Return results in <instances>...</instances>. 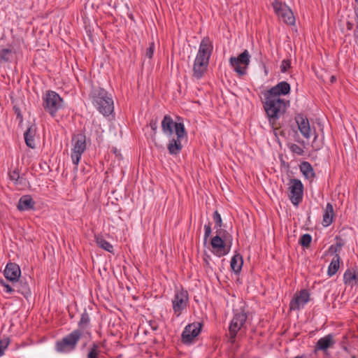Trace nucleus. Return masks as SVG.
Returning <instances> with one entry per match:
<instances>
[{
  "instance_id": "21",
  "label": "nucleus",
  "mask_w": 358,
  "mask_h": 358,
  "mask_svg": "<svg viewBox=\"0 0 358 358\" xmlns=\"http://www.w3.org/2000/svg\"><path fill=\"white\" fill-rule=\"evenodd\" d=\"M184 137L185 136L178 137V136H176V138H173L169 140L167 144V149L170 155H177L181 152L182 149L181 141Z\"/></svg>"
},
{
  "instance_id": "17",
  "label": "nucleus",
  "mask_w": 358,
  "mask_h": 358,
  "mask_svg": "<svg viewBox=\"0 0 358 358\" xmlns=\"http://www.w3.org/2000/svg\"><path fill=\"white\" fill-rule=\"evenodd\" d=\"M13 289H15V292L23 295L26 299H28L31 294L27 280L23 277H20L17 280L13 281Z\"/></svg>"
},
{
  "instance_id": "37",
  "label": "nucleus",
  "mask_w": 358,
  "mask_h": 358,
  "mask_svg": "<svg viewBox=\"0 0 358 358\" xmlns=\"http://www.w3.org/2000/svg\"><path fill=\"white\" fill-rule=\"evenodd\" d=\"M9 343L10 340L8 338L0 339V355H3L4 354V351L8 348Z\"/></svg>"
},
{
  "instance_id": "3",
  "label": "nucleus",
  "mask_w": 358,
  "mask_h": 358,
  "mask_svg": "<svg viewBox=\"0 0 358 358\" xmlns=\"http://www.w3.org/2000/svg\"><path fill=\"white\" fill-rule=\"evenodd\" d=\"M90 99L96 109L104 116L110 115L114 109L111 95L103 87H92Z\"/></svg>"
},
{
  "instance_id": "48",
  "label": "nucleus",
  "mask_w": 358,
  "mask_h": 358,
  "mask_svg": "<svg viewBox=\"0 0 358 358\" xmlns=\"http://www.w3.org/2000/svg\"><path fill=\"white\" fill-rule=\"evenodd\" d=\"M336 239L337 240V242L335 244V245L338 250H341L342 247L344 245L345 243L341 238L338 236L336 237Z\"/></svg>"
},
{
  "instance_id": "38",
  "label": "nucleus",
  "mask_w": 358,
  "mask_h": 358,
  "mask_svg": "<svg viewBox=\"0 0 358 358\" xmlns=\"http://www.w3.org/2000/svg\"><path fill=\"white\" fill-rule=\"evenodd\" d=\"M155 45L154 42L149 43V47L146 49L145 57L152 59L155 52Z\"/></svg>"
},
{
  "instance_id": "11",
  "label": "nucleus",
  "mask_w": 358,
  "mask_h": 358,
  "mask_svg": "<svg viewBox=\"0 0 358 358\" xmlns=\"http://www.w3.org/2000/svg\"><path fill=\"white\" fill-rule=\"evenodd\" d=\"M310 300L309 291L306 289H301L294 294L289 303V309L293 311L299 310Z\"/></svg>"
},
{
  "instance_id": "24",
  "label": "nucleus",
  "mask_w": 358,
  "mask_h": 358,
  "mask_svg": "<svg viewBox=\"0 0 358 358\" xmlns=\"http://www.w3.org/2000/svg\"><path fill=\"white\" fill-rule=\"evenodd\" d=\"M334 217V210L333 205L330 203H327L323 213L322 225L324 227L329 226L333 222Z\"/></svg>"
},
{
  "instance_id": "41",
  "label": "nucleus",
  "mask_w": 358,
  "mask_h": 358,
  "mask_svg": "<svg viewBox=\"0 0 358 358\" xmlns=\"http://www.w3.org/2000/svg\"><path fill=\"white\" fill-rule=\"evenodd\" d=\"M11 282V284H8V283H6L3 280H1V284L5 288V291L10 294L15 292V289H13V282Z\"/></svg>"
},
{
  "instance_id": "36",
  "label": "nucleus",
  "mask_w": 358,
  "mask_h": 358,
  "mask_svg": "<svg viewBox=\"0 0 358 358\" xmlns=\"http://www.w3.org/2000/svg\"><path fill=\"white\" fill-rule=\"evenodd\" d=\"M90 324L89 315H82L81 319L78 323L80 329H85Z\"/></svg>"
},
{
  "instance_id": "29",
  "label": "nucleus",
  "mask_w": 358,
  "mask_h": 358,
  "mask_svg": "<svg viewBox=\"0 0 358 358\" xmlns=\"http://www.w3.org/2000/svg\"><path fill=\"white\" fill-rule=\"evenodd\" d=\"M340 260V255L338 254H336V255H335L333 259L331 260L328 268L327 273L329 276L334 275L338 271L339 268Z\"/></svg>"
},
{
  "instance_id": "35",
  "label": "nucleus",
  "mask_w": 358,
  "mask_h": 358,
  "mask_svg": "<svg viewBox=\"0 0 358 358\" xmlns=\"http://www.w3.org/2000/svg\"><path fill=\"white\" fill-rule=\"evenodd\" d=\"M100 350L98 344L94 343L90 348L87 357H99Z\"/></svg>"
},
{
  "instance_id": "20",
  "label": "nucleus",
  "mask_w": 358,
  "mask_h": 358,
  "mask_svg": "<svg viewBox=\"0 0 358 358\" xmlns=\"http://www.w3.org/2000/svg\"><path fill=\"white\" fill-rule=\"evenodd\" d=\"M35 201L30 195H24L20 197L17 206L20 211H29L35 209Z\"/></svg>"
},
{
  "instance_id": "43",
  "label": "nucleus",
  "mask_w": 358,
  "mask_h": 358,
  "mask_svg": "<svg viewBox=\"0 0 358 358\" xmlns=\"http://www.w3.org/2000/svg\"><path fill=\"white\" fill-rule=\"evenodd\" d=\"M147 320L153 331H156L159 328V322L155 319H149Z\"/></svg>"
},
{
  "instance_id": "5",
  "label": "nucleus",
  "mask_w": 358,
  "mask_h": 358,
  "mask_svg": "<svg viewBox=\"0 0 358 358\" xmlns=\"http://www.w3.org/2000/svg\"><path fill=\"white\" fill-rule=\"evenodd\" d=\"M83 336L80 329H76L64 336L62 340L57 341L55 349L59 352H69L76 349V345Z\"/></svg>"
},
{
  "instance_id": "56",
  "label": "nucleus",
  "mask_w": 358,
  "mask_h": 358,
  "mask_svg": "<svg viewBox=\"0 0 358 358\" xmlns=\"http://www.w3.org/2000/svg\"><path fill=\"white\" fill-rule=\"evenodd\" d=\"M87 358H99V357H87Z\"/></svg>"
},
{
  "instance_id": "39",
  "label": "nucleus",
  "mask_w": 358,
  "mask_h": 358,
  "mask_svg": "<svg viewBox=\"0 0 358 358\" xmlns=\"http://www.w3.org/2000/svg\"><path fill=\"white\" fill-rule=\"evenodd\" d=\"M204 231H205V232H204L203 241H204V243H206L212 232L211 224L210 222L208 224L204 225Z\"/></svg>"
},
{
  "instance_id": "18",
  "label": "nucleus",
  "mask_w": 358,
  "mask_h": 358,
  "mask_svg": "<svg viewBox=\"0 0 358 358\" xmlns=\"http://www.w3.org/2000/svg\"><path fill=\"white\" fill-rule=\"evenodd\" d=\"M295 121L303 136L306 138H309L311 130L308 118L303 114H297L295 116Z\"/></svg>"
},
{
  "instance_id": "26",
  "label": "nucleus",
  "mask_w": 358,
  "mask_h": 358,
  "mask_svg": "<svg viewBox=\"0 0 358 358\" xmlns=\"http://www.w3.org/2000/svg\"><path fill=\"white\" fill-rule=\"evenodd\" d=\"M15 57V52L9 48L0 50V63H11Z\"/></svg>"
},
{
  "instance_id": "7",
  "label": "nucleus",
  "mask_w": 358,
  "mask_h": 358,
  "mask_svg": "<svg viewBox=\"0 0 358 358\" xmlns=\"http://www.w3.org/2000/svg\"><path fill=\"white\" fill-rule=\"evenodd\" d=\"M71 157L73 164L77 166L80 160L82 154L86 150V136L83 133L74 134L72 137Z\"/></svg>"
},
{
  "instance_id": "2",
  "label": "nucleus",
  "mask_w": 358,
  "mask_h": 358,
  "mask_svg": "<svg viewBox=\"0 0 358 358\" xmlns=\"http://www.w3.org/2000/svg\"><path fill=\"white\" fill-rule=\"evenodd\" d=\"M213 46L208 37H204L199 45V50L193 65V77L201 79L208 69Z\"/></svg>"
},
{
  "instance_id": "33",
  "label": "nucleus",
  "mask_w": 358,
  "mask_h": 358,
  "mask_svg": "<svg viewBox=\"0 0 358 358\" xmlns=\"http://www.w3.org/2000/svg\"><path fill=\"white\" fill-rule=\"evenodd\" d=\"M213 219L215 222V229H219L222 227L223 223L220 214L217 210H215L213 215Z\"/></svg>"
},
{
  "instance_id": "44",
  "label": "nucleus",
  "mask_w": 358,
  "mask_h": 358,
  "mask_svg": "<svg viewBox=\"0 0 358 358\" xmlns=\"http://www.w3.org/2000/svg\"><path fill=\"white\" fill-rule=\"evenodd\" d=\"M150 127L151 129L152 130V131L154 132V135H155L157 133V127H158L157 120V119L151 120L150 122Z\"/></svg>"
},
{
  "instance_id": "50",
  "label": "nucleus",
  "mask_w": 358,
  "mask_h": 358,
  "mask_svg": "<svg viewBox=\"0 0 358 358\" xmlns=\"http://www.w3.org/2000/svg\"><path fill=\"white\" fill-rule=\"evenodd\" d=\"M346 27L348 30H352L354 27V24L352 22L348 21L346 23Z\"/></svg>"
},
{
  "instance_id": "51",
  "label": "nucleus",
  "mask_w": 358,
  "mask_h": 358,
  "mask_svg": "<svg viewBox=\"0 0 358 358\" xmlns=\"http://www.w3.org/2000/svg\"><path fill=\"white\" fill-rule=\"evenodd\" d=\"M355 3H356V5L355 6V17H358V0H355Z\"/></svg>"
},
{
  "instance_id": "45",
  "label": "nucleus",
  "mask_w": 358,
  "mask_h": 358,
  "mask_svg": "<svg viewBox=\"0 0 358 358\" xmlns=\"http://www.w3.org/2000/svg\"><path fill=\"white\" fill-rule=\"evenodd\" d=\"M9 177L11 180L17 182L20 178L19 172L16 170H14L9 173Z\"/></svg>"
},
{
  "instance_id": "13",
  "label": "nucleus",
  "mask_w": 358,
  "mask_h": 358,
  "mask_svg": "<svg viewBox=\"0 0 358 358\" xmlns=\"http://www.w3.org/2000/svg\"><path fill=\"white\" fill-rule=\"evenodd\" d=\"M202 322H196L187 325L182 334L183 343L189 344L199 334L202 327Z\"/></svg>"
},
{
  "instance_id": "54",
  "label": "nucleus",
  "mask_w": 358,
  "mask_h": 358,
  "mask_svg": "<svg viewBox=\"0 0 358 358\" xmlns=\"http://www.w3.org/2000/svg\"><path fill=\"white\" fill-rule=\"evenodd\" d=\"M334 79H335V78H334V76H332V77H331V82H333V80H334Z\"/></svg>"
},
{
  "instance_id": "19",
  "label": "nucleus",
  "mask_w": 358,
  "mask_h": 358,
  "mask_svg": "<svg viewBox=\"0 0 358 358\" xmlns=\"http://www.w3.org/2000/svg\"><path fill=\"white\" fill-rule=\"evenodd\" d=\"M3 274L8 280L13 282L20 277V268L17 264L8 263L6 266Z\"/></svg>"
},
{
  "instance_id": "42",
  "label": "nucleus",
  "mask_w": 358,
  "mask_h": 358,
  "mask_svg": "<svg viewBox=\"0 0 358 358\" xmlns=\"http://www.w3.org/2000/svg\"><path fill=\"white\" fill-rule=\"evenodd\" d=\"M13 109L15 114L16 115L17 119L19 120L20 123H22L23 122V116L20 108L17 106H14Z\"/></svg>"
},
{
  "instance_id": "25",
  "label": "nucleus",
  "mask_w": 358,
  "mask_h": 358,
  "mask_svg": "<svg viewBox=\"0 0 358 358\" xmlns=\"http://www.w3.org/2000/svg\"><path fill=\"white\" fill-rule=\"evenodd\" d=\"M35 134L36 128L34 125L29 127L24 134V141L27 146L32 149L35 148Z\"/></svg>"
},
{
  "instance_id": "30",
  "label": "nucleus",
  "mask_w": 358,
  "mask_h": 358,
  "mask_svg": "<svg viewBox=\"0 0 358 358\" xmlns=\"http://www.w3.org/2000/svg\"><path fill=\"white\" fill-rule=\"evenodd\" d=\"M96 243L102 249L113 252V246L101 236H95Z\"/></svg>"
},
{
  "instance_id": "16",
  "label": "nucleus",
  "mask_w": 358,
  "mask_h": 358,
  "mask_svg": "<svg viewBox=\"0 0 358 358\" xmlns=\"http://www.w3.org/2000/svg\"><path fill=\"white\" fill-rule=\"evenodd\" d=\"M189 301V294L187 290L181 289L176 292L173 300V308L175 312L183 310L187 306Z\"/></svg>"
},
{
  "instance_id": "34",
  "label": "nucleus",
  "mask_w": 358,
  "mask_h": 358,
  "mask_svg": "<svg viewBox=\"0 0 358 358\" xmlns=\"http://www.w3.org/2000/svg\"><path fill=\"white\" fill-rule=\"evenodd\" d=\"M287 146H288L289 149L290 150V151L294 154H296L298 155H302L304 152L303 148L296 144L289 143L287 145Z\"/></svg>"
},
{
  "instance_id": "32",
  "label": "nucleus",
  "mask_w": 358,
  "mask_h": 358,
  "mask_svg": "<svg viewBox=\"0 0 358 358\" xmlns=\"http://www.w3.org/2000/svg\"><path fill=\"white\" fill-rule=\"evenodd\" d=\"M312 241V236L309 234L302 235L299 239V244L303 248H309Z\"/></svg>"
},
{
  "instance_id": "12",
  "label": "nucleus",
  "mask_w": 358,
  "mask_h": 358,
  "mask_svg": "<svg viewBox=\"0 0 358 358\" xmlns=\"http://www.w3.org/2000/svg\"><path fill=\"white\" fill-rule=\"evenodd\" d=\"M248 315H234L229 327V337L228 341L234 344L238 332L243 327L247 320Z\"/></svg>"
},
{
  "instance_id": "27",
  "label": "nucleus",
  "mask_w": 358,
  "mask_h": 358,
  "mask_svg": "<svg viewBox=\"0 0 358 358\" xmlns=\"http://www.w3.org/2000/svg\"><path fill=\"white\" fill-rule=\"evenodd\" d=\"M300 171L306 179L313 180L315 177L313 168L308 162H303L301 164Z\"/></svg>"
},
{
  "instance_id": "6",
  "label": "nucleus",
  "mask_w": 358,
  "mask_h": 358,
  "mask_svg": "<svg viewBox=\"0 0 358 358\" xmlns=\"http://www.w3.org/2000/svg\"><path fill=\"white\" fill-rule=\"evenodd\" d=\"M161 126L162 132L168 137H171L174 131L178 137L187 136L184 124L174 122L169 115L164 116Z\"/></svg>"
},
{
  "instance_id": "4",
  "label": "nucleus",
  "mask_w": 358,
  "mask_h": 358,
  "mask_svg": "<svg viewBox=\"0 0 358 358\" xmlns=\"http://www.w3.org/2000/svg\"><path fill=\"white\" fill-rule=\"evenodd\" d=\"M43 107L45 112L55 117L59 110L64 108V101L58 93L52 90L45 92L42 97Z\"/></svg>"
},
{
  "instance_id": "15",
  "label": "nucleus",
  "mask_w": 358,
  "mask_h": 358,
  "mask_svg": "<svg viewBox=\"0 0 358 358\" xmlns=\"http://www.w3.org/2000/svg\"><path fill=\"white\" fill-rule=\"evenodd\" d=\"M210 245L213 248V252L216 256L221 257L227 255L230 250L231 245L229 242L224 241L218 238V236H214L210 241Z\"/></svg>"
},
{
  "instance_id": "47",
  "label": "nucleus",
  "mask_w": 358,
  "mask_h": 358,
  "mask_svg": "<svg viewBox=\"0 0 358 358\" xmlns=\"http://www.w3.org/2000/svg\"><path fill=\"white\" fill-rule=\"evenodd\" d=\"M317 134L315 135L314 139L312 142V147L315 150H319L321 149V146L317 143Z\"/></svg>"
},
{
  "instance_id": "40",
  "label": "nucleus",
  "mask_w": 358,
  "mask_h": 358,
  "mask_svg": "<svg viewBox=\"0 0 358 358\" xmlns=\"http://www.w3.org/2000/svg\"><path fill=\"white\" fill-rule=\"evenodd\" d=\"M291 67V61L289 59H283L280 65V71L285 73Z\"/></svg>"
},
{
  "instance_id": "55",
  "label": "nucleus",
  "mask_w": 358,
  "mask_h": 358,
  "mask_svg": "<svg viewBox=\"0 0 358 358\" xmlns=\"http://www.w3.org/2000/svg\"><path fill=\"white\" fill-rule=\"evenodd\" d=\"M83 314H85L86 313V310L85 309L84 310V312L83 313Z\"/></svg>"
},
{
  "instance_id": "23",
  "label": "nucleus",
  "mask_w": 358,
  "mask_h": 358,
  "mask_svg": "<svg viewBox=\"0 0 358 358\" xmlns=\"http://www.w3.org/2000/svg\"><path fill=\"white\" fill-rule=\"evenodd\" d=\"M335 344L331 334H328L324 337L320 338L315 345V350L325 351L329 348L332 347Z\"/></svg>"
},
{
  "instance_id": "52",
  "label": "nucleus",
  "mask_w": 358,
  "mask_h": 358,
  "mask_svg": "<svg viewBox=\"0 0 358 358\" xmlns=\"http://www.w3.org/2000/svg\"><path fill=\"white\" fill-rule=\"evenodd\" d=\"M158 322H159V325L162 323H164L163 320H162V315H161L159 317H157V318H155Z\"/></svg>"
},
{
  "instance_id": "8",
  "label": "nucleus",
  "mask_w": 358,
  "mask_h": 358,
  "mask_svg": "<svg viewBox=\"0 0 358 358\" xmlns=\"http://www.w3.org/2000/svg\"><path fill=\"white\" fill-rule=\"evenodd\" d=\"M250 62V55L248 50H245L238 57H231L230 65L234 71L240 76H245Z\"/></svg>"
},
{
  "instance_id": "49",
  "label": "nucleus",
  "mask_w": 358,
  "mask_h": 358,
  "mask_svg": "<svg viewBox=\"0 0 358 358\" xmlns=\"http://www.w3.org/2000/svg\"><path fill=\"white\" fill-rule=\"evenodd\" d=\"M356 20V28L354 31V37L358 38V17H355Z\"/></svg>"
},
{
  "instance_id": "9",
  "label": "nucleus",
  "mask_w": 358,
  "mask_h": 358,
  "mask_svg": "<svg viewBox=\"0 0 358 358\" xmlns=\"http://www.w3.org/2000/svg\"><path fill=\"white\" fill-rule=\"evenodd\" d=\"M289 191V198L292 203L295 206H298L302 201L303 195V185L301 181L296 178L290 179Z\"/></svg>"
},
{
  "instance_id": "46",
  "label": "nucleus",
  "mask_w": 358,
  "mask_h": 358,
  "mask_svg": "<svg viewBox=\"0 0 358 358\" xmlns=\"http://www.w3.org/2000/svg\"><path fill=\"white\" fill-rule=\"evenodd\" d=\"M340 250H338L335 245H331L329 249H328V252L331 255H336V254H338L339 255V252H340Z\"/></svg>"
},
{
  "instance_id": "1",
  "label": "nucleus",
  "mask_w": 358,
  "mask_h": 358,
  "mask_svg": "<svg viewBox=\"0 0 358 358\" xmlns=\"http://www.w3.org/2000/svg\"><path fill=\"white\" fill-rule=\"evenodd\" d=\"M262 105L269 124L273 129L280 127L279 119L284 115L289 106V101L285 99H275L263 95Z\"/></svg>"
},
{
  "instance_id": "14",
  "label": "nucleus",
  "mask_w": 358,
  "mask_h": 358,
  "mask_svg": "<svg viewBox=\"0 0 358 358\" xmlns=\"http://www.w3.org/2000/svg\"><path fill=\"white\" fill-rule=\"evenodd\" d=\"M290 85L286 81H281L271 89L264 91L263 95L268 96L275 99H281V96H285L290 93Z\"/></svg>"
},
{
  "instance_id": "28",
  "label": "nucleus",
  "mask_w": 358,
  "mask_h": 358,
  "mask_svg": "<svg viewBox=\"0 0 358 358\" xmlns=\"http://www.w3.org/2000/svg\"><path fill=\"white\" fill-rule=\"evenodd\" d=\"M243 264V259L242 255L238 253L235 254L232 257L230 263V266L232 271H234L235 273H238L241 271Z\"/></svg>"
},
{
  "instance_id": "31",
  "label": "nucleus",
  "mask_w": 358,
  "mask_h": 358,
  "mask_svg": "<svg viewBox=\"0 0 358 358\" xmlns=\"http://www.w3.org/2000/svg\"><path fill=\"white\" fill-rule=\"evenodd\" d=\"M222 240H224V241L229 242L230 245L232 244V236L225 229L221 228L216 229V236Z\"/></svg>"
},
{
  "instance_id": "53",
  "label": "nucleus",
  "mask_w": 358,
  "mask_h": 358,
  "mask_svg": "<svg viewBox=\"0 0 358 358\" xmlns=\"http://www.w3.org/2000/svg\"><path fill=\"white\" fill-rule=\"evenodd\" d=\"M208 259H210V256L209 255H207L206 257L203 258V261H204V262L206 263V264L207 266L209 265V262H208Z\"/></svg>"
},
{
  "instance_id": "10",
  "label": "nucleus",
  "mask_w": 358,
  "mask_h": 358,
  "mask_svg": "<svg viewBox=\"0 0 358 358\" xmlns=\"http://www.w3.org/2000/svg\"><path fill=\"white\" fill-rule=\"evenodd\" d=\"M272 6L276 15L280 17L286 24H293L295 22L292 10L285 3L279 0H275Z\"/></svg>"
},
{
  "instance_id": "22",
  "label": "nucleus",
  "mask_w": 358,
  "mask_h": 358,
  "mask_svg": "<svg viewBox=\"0 0 358 358\" xmlns=\"http://www.w3.org/2000/svg\"><path fill=\"white\" fill-rule=\"evenodd\" d=\"M343 282L346 285H358V270L348 268L343 274Z\"/></svg>"
}]
</instances>
